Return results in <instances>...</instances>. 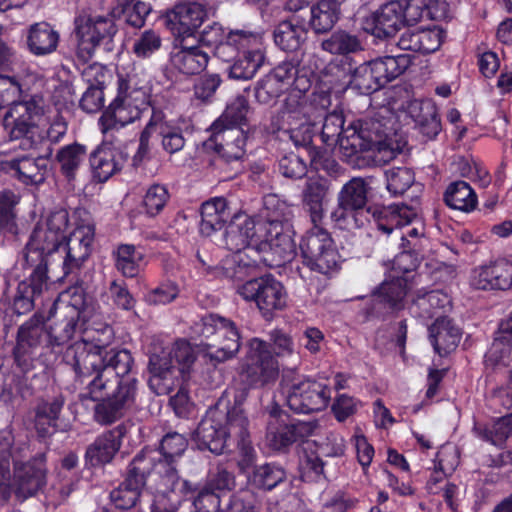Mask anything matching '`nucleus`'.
<instances>
[{
    "label": "nucleus",
    "mask_w": 512,
    "mask_h": 512,
    "mask_svg": "<svg viewBox=\"0 0 512 512\" xmlns=\"http://www.w3.org/2000/svg\"><path fill=\"white\" fill-rule=\"evenodd\" d=\"M245 393L238 391L234 400L225 390L214 407L209 408L193 433V440L200 451L222 455L249 429L250 421L245 410Z\"/></svg>",
    "instance_id": "f257e3e1"
},
{
    "label": "nucleus",
    "mask_w": 512,
    "mask_h": 512,
    "mask_svg": "<svg viewBox=\"0 0 512 512\" xmlns=\"http://www.w3.org/2000/svg\"><path fill=\"white\" fill-rule=\"evenodd\" d=\"M105 378L114 374L115 387L107 390L94 407V419L100 425H111L122 419L136 403L139 380L135 360L127 348L113 347L105 353Z\"/></svg>",
    "instance_id": "f03ea898"
},
{
    "label": "nucleus",
    "mask_w": 512,
    "mask_h": 512,
    "mask_svg": "<svg viewBox=\"0 0 512 512\" xmlns=\"http://www.w3.org/2000/svg\"><path fill=\"white\" fill-rule=\"evenodd\" d=\"M345 119L340 113L327 114L317 134L328 148L339 146L342 160L358 165L363 152L381 151L388 146L387 135L379 121L357 120L344 127Z\"/></svg>",
    "instance_id": "7ed1b4c3"
},
{
    "label": "nucleus",
    "mask_w": 512,
    "mask_h": 512,
    "mask_svg": "<svg viewBox=\"0 0 512 512\" xmlns=\"http://www.w3.org/2000/svg\"><path fill=\"white\" fill-rule=\"evenodd\" d=\"M149 106H151L150 89L139 86L134 77L119 75L116 96L102 110L98 119L99 130L103 134L119 131L139 120Z\"/></svg>",
    "instance_id": "20e7f679"
},
{
    "label": "nucleus",
    "mask_w": 512,
    "mask_h": 512,
    "mask_svg": "<svg viewBox=\"0 0 512 512\" xmlns=\"http://www.w3.org/2000/svg\"><path fill=\"white\" fill-rule=\"evenodd\" d=\"M191 335L199 340V345L208 348L205 355L214 366L235 358L242 344L238 325L217 313H206L195 321Z\"/></svg>",
    "instance_id": "39448f33"
},
{
    "label": "nucleus",
    "mask_w": 512,
    "mask_h": 512,
    "mask_svg": "<svg viewBox=\"0 0 512 512\" xmlns=\"http://www.w3.org/2000/svg\"><path fill=\"white\" fill-rule=\"evenodd\" d=\"M69 214L65 209L52 212L46 228L35 227L24 249L23 265L49 275L51 256L66 239Z\"/></svg>",
    "instance_id": "423d86ee"
},
{
    "label": "nucleus",
    "mask_w": 512,
    "mask_h": 512,
    "mask_svg": "<svg viewBox=\"0 0 512 512\" xmlns=\"http://www.w3.org/2000/svg\"><path fill=\"white\" fill-rule=\"evenodd\" d=\"M371 179L352 177L337 194V206L330 214L334 226L346 231L364 228L368 225L369 193Z\"/></svg>",
    "instance_id": "0eeeda50"
},
{
    "label": "nucleus",
    "mask_w": 512,
    "mask_h": 512,
    "mask_svg": "<svg viewBox=\"0 0 512 512\" xmlns=\"http://www.w3.org/2000/svg\"><path fill=\"white\" fill-rule=\"evenodd\" d=\"M105 353L83 340L76 341L66 351V357L70 359L79 379L83 381L84 378L93 376L86 386V391L81 394L83 400L99 403L110 388L111 379H104Z\"/></svg>",
    "instance_id": "6e6552de"
},
{
    "label": "nucleus",
    "mask_w": 512,
    "mask_h": 512,
    "mask_svg": "<svg viewBox=\"0 0 512 512\" xmlns=\"http://www.w3.org/2000/svg\"><path fill=\"white\" fill-rule=\"evenodd\" d=\"M279 371V362L269 351L266 341L253 338L241 366L240 383L228 390L230 397L234 400V396L241 390L246 392V402L251 389H262L273 385L279 377Z\"/></svg>",
    "instance_id": "1a4fd4ad"
},
{
    "label": "nucleus",
    "mask_w": 512,
    "mask_h": 512,
    "mask_svg": "<svg viewBox=\"0 0 512 512\" xmlns=\"http://www.w3.org/2000/svg\"><path fill=\"white\" fill-rule=\"evenodd\" d=\"M414 57L410 54L386 55L354 64L352 90L361 95H371L384 88L413 64Z\"/></svg>",
    "instance_id": "9d476101"
},
{
    "label": "nucleus",
    "mask_w": 512,
    "mask_h": 512,
    "mask_svg": "<svg viewBox=\"0 0 512 512\" xmlns=\"http://www.w3.org/2000/svg\"><path fill=\"white\" fill-rule=\"evenodd\" d=\"M118 32L114 20L106 16L79 14L74 18L73 36L76 41L75 54L82 63L89 62L97 48L103 46L112 50V43Z\"/></svg>",
    "instance_id": "9b49d317"
},
{
    "label": "nucleus",
    "mask_w": 512,
    "mask_h": 512,
    "mask_svg": "<svg viewBox=\"0 0 512 512\" xmlns=\"http://www.w3.org/2000/svg\"><path fill=\"white\" fill-rule=\"evenodd\" d=\"M302 263L311 271L330 276L341 268V256L331 233L313 224L299 243Z\"/></svg>",
    "instance_id": "f8f14e48"
},
{
    "label": "nucleus",
    "mask_w": 512,
    "mask_h": 512,
    "mask_svg": "<svg viewBox=\"0 0 512 512\" xmlns=\"http://www.w3.org/2000/svg\"><path fill=\"white\" fill-rule=\"evenodd\" d=\"M156 454L157 452L149 447H144L137 452L122 474L126 484L142 491L146 489L152 494L175 491L176 482L173 479H167L163 465L159 463Z\"/></svg>",
    "instance_id": "ddd939ff"
},
{
    "label": "nucleus",
    "mask_w": 512,
    "mask_h": 512,
    "mask_svg": "<svg viewBox=\"0 0 512 512\" xmlns=\"http://www.w3.org/2000/svg\"><path fill=\"white\" fill-rule=\"evenodd\" d=\"M282 392L286 395L288 407L298 414H310L326 409L331 401V387L324 381L312 378H293L284 376L281 381Z\"/></svg>",
    "instance_id": "4468645a"
},
{
    "label": "nucleus",
    "mask_w": 512,
    "mask_h": 512,
    "mask_svg": "<svg viewBox=\"0 0 512 512\" xmlns=\"http://www.w3.org/2000/svg\"><path fill=\"white\" fill-rule=\"evenodd\" d=\"M237 293L245 301L254 303L265 320H271L287 305L285 286L270 273L247 279L238 286Z\"/></svg>",
    "instance_id": "2eb2a0df"
},
{
    "label": "nucleus",
    "mask_w": 512,
    "mask_h": 512,
    "mask_svg": "<svg viewBox=\"0 0 512 512\" xmlns=\"http://www.w3.org/2000/svg\"><path fill=\"white\" fill-rule=\"evenodd\" d=\"M96 227L92 220L80 218L74 230L67 235L65 257L62 263L63 277L77 275L93 251Z\"/></svg>",
    "instance_id": "dca6fc26"
},
{
    "label": "nucleus",
    "mask_w": 512,
    "mask_h": 512,
    "mask_svg": "<svg viewBox=\"0 0 512 512\" xmlns=\"http://www.w3.org/2000/svg\"><path fill=\"white\" fill-rule=\"evenodd\" d=\"M47 453L38 452L27 461H14V496L20 503L35 497L47 485Z\"/></svg>",
    "instance_id": "f3484780"
},
{
    "label": "nucleus",
    "mask_w": 512,
    "mask_h": 512,
    "mask_svg": "<svg viewBox=\"0 0 512 512\" xmlns=\"http://www.w3.org/2000/svg\"><path fill=\"white\" fill-rule=\"evenodd\" d=\"M43 112L42 96H23L20 100L13 101L5 112L4 128L9 131L11 139L26 137L36 126V118Z\"/></svg>",
    "instance_id": "a211bd4d"
},
{
    "label": "nucleus",
    "mask_w": 512,
    "mask_h": 512,
    "mask_svg": "<svg viewBox=\"0 0 512 512\" xmlns=\"http://www.w3.org/2000/svg\"><path fill=\"white\" fill-rule=\"evenodd\" d=\"M259 249L264 250V265L280 267L293 259L295 243L292 237L284 232L283 223L277 219H269L263 223Z\"/></svg>",
    "instance_id": "6ab92c4d"
},
{
    "label": "nucleus",
    "mask_w": 512,
    "mask_h": 512,
    "mask_svg": "<svg viewBox=\"0 0 512 512\" xmlns=\"http://www.w3.org/2000/svg\"><path fill=\"white\" fill-rule=\"evenodd\" d=\"M209 138L203 147L214 151L226 163L242 160L246 155V145L250 138L249 129L239 127H209Z\"/></svg>",
    "instance_id": "aec40b11"
},
{
    "label": "nucleus",
    "mask_w": 512,
    "mask_h": 512,
    "mask_svg": "<svg viewBox=\"0 0 512 512\" xmlns=\"http://www.w3.org/2000/svg\"><path fill=\"white\" fill-rule=\"evenodd\" d=\"M265 60L263 33L251 31L244 46L235 54L234 61L228 68L229 78L250 80L261 68Z\"/></svg>",
    "instance_id": "412c9836"
},
{
    "label": "nucleus",
    "mask_w": 512,
    "mask_h": 512,
    "mask_svg": "<svg viewBox=\"0 0 512 512\" xmlns=\"http://www.w3.org/2000/svg\"><path fill=\"white\" fill-rule=\"evenodd\" d=\"M127 432V426L120 423L99 434L86 448L84 454L85 468H100L110 464L119 452Z\"/></svg>",
    "instance_id": "4be33fe9"
},
{
    "label": "nucleus",
    "mask_w": 512,
    "mask_h": 512,
    "mask_svg": "<svg viewBox=\"0 0 512 512\" xmlns=\"http://www.w3.org/2000/svg\"><path fill=\"white\" fill-rule=\"evenodd\" d=\"M316 428L315 422L295 418L288 421H269L266 439L272 450L286 452L293 444L311 436Z\"/></svg>",
    "instance_id": "5701e85b"
},
{
    "label": "nucleus",
    "mask_w": 512,
    "mask_h": 512,
    "mask_svg": "<svg viewBox=\"0 0 512 512\" xmlns=\"http://www.w3.org/2000/svg\"><path fill=\"white\" fill-rule=\"evenodd\" d=\"M25 278L21 280L13 297L11 309L17 315H24L32 311L35 301L42 296L52 283L50 275L22 264Z\"/></svg>",
    "instance_id": "b1692460"
},
{
    "label": "nucleus",
    "mask_w": 512,
    "mask_h": 512,
    "mask_svg": "<svg viewBox=\"0 0 512 512\" xmlns=\"http://www.w3.org/2000/svg\"><path fill=\"white\" fill-rule=\"evenodd\" d=\"M53 149L49 147L45 154H32L13 158L2 162V170L16 178L24 185H40L45 182L48 172V161Z\"/></svg>",
    "instance_id": "393cba45"
},
{
    "label": "nucleus",
    "mask_w": 512,
    "mask_h": 512,
    "mask_svg": "<svg viewBox=\"0 0 512 512\" xmlns=\"http://www.w3.org/2000/svg\"><path fill=\"white\" fill-rule=\"evenodd\" d=\"M129 157L125 148L103 141L89 154L93 178L99 183L106 182L123 169Z\"/></svg>",
    "instance_id": "a878e982"
},
{
    "label": "nucleus",
    "mask_w": 512,
    "mask_h": 512,
    "mask_svg": "<svg viewBox=\"0 0 512 512\" xmlns=\"http://www.w3.org/2000/svg\"><path fill=\"white\" fill-rule=\"evenodd\" d=\"M206 8L199 3H179L167 13V26L176 38L194 37L207 19Z\"/></svg>",
    "instance_id": "bb28decb"
},
{
    "label": "nucleus",
    "mask_w": 512,
    "mask_h": 512,
    "mask_svg": "<svg viewBox=\"0 0 512 512\" xmlns=\"http://www.w3.org/2000/svg\"><path fill=\"white\" fill-rule=\"evenodd\" d=\"M401 9L398 0H391L382 4L367 18L366 30L380 40L394 37L405 27Z\"/></svg>",
    "instance_id": "cd10ccee"
},
{
    "label": "nucleus",
    "mask_w": 512,
    "mask_h": 512,
    "mask_svg": "<svg viewBox=\"0 0 512 512\" xmlns=\"http://www.w3.org/2000/svg\"><path fill=\"white\" fill-rule=\"evenodd\" d=\"M175 491L183 500H191L195 512H224V505L230 495H222L209 488L186 479L178 480Z\"/></svg>",
    "instance_id": "c85d7f7f"
},
{
    "label": "nucleus",
    "mask_w": 512,
    "mask_h": 512,
    "mask_svg": "<svg viewBox=\"0 0 512 512\" xmlns=\"http://www.w3.org/2000/svg\"><path fill=\"white\" fill-rule=\"evenodd\" d=\"M471 286L477 290H507L512 286V264L500 259L475 268Z\"/></svg>",
    "instance_id": "c756f323"
},
{
    "label": "nucleus",
    "mask_w": 512,
    "mask_h": 512,
    "mask_svg": "<svg viewBox=\"0 0 512 512\" xmlns=\"http://www.w3.org/2000/svg\"><path fill=\"white\" fill-rule=\"evenodd\" d=\"M369 215L368 224L373 221L379 231L388 235L397 228L410 225L417 218L415 209L405 204L372 205Z\"/></svg>",
    "instance_id": "7c9ffc66"
},
{
    "label": "nucleus",
    "mask_w": 512,
    "mask_h": 512,
    "mask_svg": "<svg viewBox=\"0 0 512 512\" xmlns=\"http://www.w3.org/2000/svg\"><path fill=\"white\" fill-rule=\"evenodd\" d=\"M187 448L188 439L183 434L170 431L162 436L157 448L154 449L157 452L156 458L163 465L167 479H173L176 484L181 479L177 469L178 462Z\"/></svg>",
    "instance_id": "2f4dec72"
},
{
    "label": "nucleus",
    "mask_w": 512,
    "mask_h": 512,
    "mask_svg": "<svg viewBox=\"0 0 512 512\" xmlns=\"http://www.w3.org/2000/svg\"><path fill=\"white\" fill-rule=\"evenodd\" d=\"M174 369L171 349L155 348L149 355V387L158 395L167 393L173 385Z\"/></svg>",
    "instance_id": "473e14b6"
},
{
    "label": "nucleus",
    "mask_w": 512,
    "mask_h": 512,
    "mask_svg": "<svg viewBox=\"0 0 512 512\" xmlns=\"http://www.w3.org/2000/svg\"><path fill=\"white\" fill-rule=\"evenodd\" d=\"M64 405L65 397L61 393L38 399L34 407V428L38 438L46 439L57 432Z\"/></svg>",
    "instance_id": "72a5a7b5"
},
{
    "label": "nucleus",
    "mask_w": 512,
    "mask_h": 512,
    "mask_svg": "<svg viewBox=\"0 0 512 512\" xmlns=\"http://www.w3.org/2000/svg\"><path fill=\"white\" fill-rule=\"evenodd\" d=\"M445 37V31L439 26L406 30L399 38L397 46L401 50L413 51L420 54L436 52Z\"/></svg>",
    "instance_id": "f704fd0d"
},
{
    "label": "nucleus",
    "mask_w": 512,
    "mask_h": 512,
    "mask_svg": "<svg viewBox=\"0 0 512 512\" xmlns=\"http://www.w3.org/2000/svg\"><path fill=\"white\" fill-rule=\"evenodd\" d=\"M450 305L449 296L441 290H418L409 305V313L421 320L446 317V307Z\"/></svg>",
    "instance_id": "c9c22d12"
},
{
    "label": "nucleus",
    "mask_w": 512,
    "mask_h": 512,
    "mask_svg": "<svg viewBox=\"0 0 512 512\" xmlns=\"http://www.w3.org/2000/svg\"><path fill=\"white\" fill-rule=\"evenodd\" d=\"M263 223H256L251 217H244L231 222L226 228L225 245L228 250H243L261 242Z\"/></svg>",
    "instance_id": "e433bc0d"
},
{
    "label": "nucleus",
    "mask_w": 512,
    "mask_h": 512,
    "mask_svg": "<svg viewBox=\"0 0 512 512\" xmlns=\"http://www.w3.org/2000/svg\"><path fill=\"white\" fill-rule=\"evenodd\" d=\"M322 447L315 441H304L299 452L298 470L300 478L307 483H320L327 480L326 462L323 460Z\"/></svg>",
    "instance_id": "4c0bfd02"
},
{
    "label": "nucleus",
    "mask_w": 512,
    "mask_h": 512,
    "mask_svg": "<svg viewBox=\"0 0 512 512\" xmlns=\"http://www.w3.org/2000/svg\"><path fill=\"white\" fill-rule=\"evenodd\" d=\"M330 181L324 177L308 178L302 190V203L313 224H321L325 216L324 204Z\"/></svg>",
    "instance_id": "58836bf2"
},
{
    "label": "nucleus",
    "mask_w": 512,
    "mask_h": 512,
    "mask_svg": "<svg viewBox=\"0 0 512 512\" xmlns=\"http://www.w3.org/2000/svg\"><path fill=\"white\" fill-rule=\"evenodd\" d=\"M428 331L430 343L440 357H446L453 352L461 340L460 329L449 317H438Z\"/></svg>",
    "instance_id": "ea45409f"
},
{
    "label": "nucleus",
    "mask_w": 512,
    "mask_h": 512,
    "mask_svg": "<svg viewBox=\"0 0 512 512\" xmlns=\"http://www.w3.org/2000/svg\"><path fill=\"white\" fill-rule=\"evenodd\" d=\"M59 40V32L46 21L30 25L26 33L27 49L34 56L53 53L58 47Z\"/></svg>",
    "instance_id": "a19ab883"
},
{
    "label": "nucleus",
    "mask_w": 512,
    "mask_h": 512,
    "mask_svg": "<svg viewBox=\"0 0 512 512\" xmlns=\"http://www.w3.org/2000/svg\"><path fill=\"white\" fill-rule=\"evenodd\" d=\"M209 62L208 54L200 46H185L181 40V46L170 55V65L180 73L191 76L203 72Z\"/></svg>",
    "instance_id": "79ce46f5"
},
{
    "label": "nucleus",
    "mask_w": 512,
    "mask_h": 512,
    "mask_svg": "<svg viewBox=\"0 0 512 512\" xmlns=\"http://www.w3.org/2000/svg\"><path fill=\"white\" fill-rule=\"evenodd\" d=\"M13 363L11 365L12 382L14 388L22 398L31 395V391L27 385L26 375L35 368L37 359L36 350L14 345L12 350Z\"/></svg>",
    "instance_id": "37998d69"
},
{
    "label": "nucleus",
    "mask_w": 512,
    "mask_h": 512,
    "mask_svg": "<svg viewBox=\"0 0 512 512\" xmlns=\"http://www.w3.org/2000/svg\"><path fill=\"white\" fill-rule=\"evenodd\" d=\"M201 221L199 231L205 237L221 230L227 223L230 212L227 201L223 197H215L205 201L200 208Z\"/></svg>",
    "instance_id": "c03bdc74"
},
{
    "label": "nucleus",
    "mask_w": 512,
    "mask_h": 512,
    "mask_svg": "<svg viewBox=\"0 0 512 512\" xmlns=\"http://www.w3.org/2000/svg\"><path fill=\"white\" fill-rule=\"evenodd\" d=\"M472 431L478 439L502 448L512 432V411L489 422L475 421Z\"/></svg>",
    "instance_id": "a18cd8bd"
},
{
    "label": "nucleus",
    "mask_w": 512,
    "mask_h": 512,
    "mask_svg": "<svg viewBox=\"0 0 512 512\" xmlns=\"http://www.w3.org/2000/svg\"><path fill=\"white\" fill-rule=\"evenodd\" d=\"M46 317L43 312L36 311L28 320L18 327L16 345L37 350L44 341L48 343V329Z\"/></svg>",
    "instance_id": "49530a36"
},
{
    "label": "nucleus",
    "mask_w": 512,
    "mask_h": 512,
    "mask_svg": "<svg viewBox=\"0 0 512 512\" xmlns=\"http://www.w3.org/2000/svg\"><path fill=\"white\" fill-rule=\"evenodd\" d=\"M341 15L338 0H318L310 7L309 26L315 34L330 32Z\"/></svg>",
    "instance_id": "de8ad7c7"
},
{
    "label": "nucleus",
    "mask_w": 512,
    "mask_h": 512,
    "mask_svg": "<svg viewBox=\"0 0 512 512\" xmlns=\"http://www.w3.org/2000/svg\"><path fill=\"white\" fill-rule=\"evenodd\" d=\"M409 281L405 276L390 275L374 291V299L392 310L403 307V300L409 289Z\"/></svg>",
    "instance_id": "09e8293b"
},
{
    "label": "nucleus",
    "mask_w": 512,
    "mask_h": 512,
    "mask_svg": "<svg viewBox=\"0 0 512 512\" xmlns=\"http://www.w3.org/2000/svg\"><path fill=\"white\" fill-rule=\"evenodd\" d=\"M87 157V146L78 142L61 147L56 155L55 162L59 171L68 181H74L77 173Z\"/></svg>",
    "instance_id": "8fccbe9b"
},
{
    "label": "nucleus",
    "mask_w": 512,
    "mask_h": 512,
    "mask_svg": "<svg viewBox=\"0 0 512 512\" xmlns=\"http://www.w3.org/2000/svg\"><path fill=\"white\" fill-rule=\"evenodd\" d=\"M307 30L303 25L293 23V20L281 21L274 29L275 45L287 53L298 56L301 45L306 40Z\"/></svg>",
    "instance_id": "3c124183"
},
{
    "label": "nucleus",
    "mask_w": 512,
    "mask_h": 512,
    "mask_svg": "<svg viewBox=\"0 0 512 512\" xmlns=\"http://www.w3.org/2000/svg\"><path fill=\"white\" fill-rule=\"evenodd\" d=\"M443 200L449 208L466 213L474 211L478 204L476 192L464 180L450 183L444 192Z\"/></svg>",
    "instance_id": "603ef678"
},
{
    "label": "nucleus",
    "mask_w": 512,
    "mask_h": 512,
    "mask_svg": "<svg viewBox=\"0 0 512 512\" xmlns=\"http://www.w3.org/2000/svg\"><path fill=\"white\" fill-rule=\"evenodd\" d=\"M251 106L245 95L239 94L231 99L222 114L211 124L210 127H239L248 128Z\"/></svg>",
    "instance_id": "864d4df0"
},
{
    "label": "nucleus",
    "mask_w": 512,
    "mask_h": 512,
    "mask_svg": "<svg viewBox=\"0 0 512 512\" xmlns=\"http://www.w3.org/2000/svg\"><path fill=\"white\" fill-rule=\"evenodd\" d=\"M286 477V470L281 464L267 462L253 467L248 482L257 489L271 491L284 482Z\"/></svg>",
    "instance_id": "5fc2aeb1"
},
{
    "label": "nucleus",
    "mask_w": 512,
    "mask_h": 512,
    "mask_svg": "<svg viewBox=\"0 0 512 512\" xmlns=\"http://www.w3.org/2000/svg\"><path fill=\"white\" fill-rule=\"evenodd\" d=\"M87 321L65 313L63 319L53 323L48 329V346L60 347L73 339L75 333L84 328Z\"/></svg>",
    "instance_id": "6e6d98bb"
},
{
    "label": "nucleus",
    "mask_w": 512,
    "mask_h": 512,
    "mask_svg": "<svg viewBox=\"0 0 512 512\" xmlns=\"http://www.w3.org/2000/svg\"><path fill=\"white\" fill-rule=\"evenodd\" d=\"M321 49L331 54L348 57V54L361 51L363 47L358 35L339 29L321 42Z\"/></svg>",
    "instance_id": "4d7b16f0"
},
{
    "label": "nucleus",
    "mask_w": 512,
    "mask_h": 512,
    "mask_svg": "<svg viewBox=\"0 0 512 512\" xmlns=\"http://www.w3.org/2000/svg\"><path fill=\"white\" fill-rule=\"evenodd\" d=\"M116 269L126 278L138 276L144 254L133 244H120L113 252Z\"/></svg>",
    "instance_id": "13d9d810"
},
{
    "label": "nucleus",
    "mask_w": 512,
    "mask_h": 512,
    "mask_svg": "<svg viewBox=\"0 0 512 512\" xmlns=\"http://www.w3.org/2000/svg\"><path fill=\"white\" fill-rule=\"evenodd\" d=\"M170 198L171 195L166 185L153 183L148 186L143 195L141 209L147 217L155 218L164 211Z\"/></svg>",
    "instance_id": "bf43d9fd"
},
{
    "label": "nucleus",
    "mask_w": 512,
    "mask_h": 512,
    "mask_svg": "<svg viewBox=\"0 0 512 512\" xmlns=\"http://www.w3.org/2000/svg\"><path fill=\"white\" fill-rule=\"evenodd\" d=\"M59 301L66 303L67 314L79 316L80 319L88 321L90 316L89 299L81 285H73L63 291Z\"/></svg>",
    "instance_id": "052dcab7"
},
{
    "label": "nucleus",
    "mask_w": 512,
    "mask_h": 512,
    "mask_svg": "<svg viewBox=\"0 0 512 512\" xmlns=\"http://www.w3.org/2000/svg\"><path fill=\"white\" fill-rule=\"evenodd\" d=\"M19 197L11 190L0 192V232L17 234L16 205Z\"/></svg>",
    "instance_id": "680f3d73"
},
{
    "label": "nucleus",
    "mask_w": 512,
    "mask_h": 512,
    "mask_svg": "<svg viewBox=\"0 0 512 512\" xmlns=\"http://www.w3.org/2000/svg\"><path fill=\"white\" fill-rule=\"evenodd\" d=\"M355 61L351 57H343L334 61L326 67V75L330 77L329 82L343 90L352 89L353 68Z\"/></svg>",
    "instance_id": "e2e57ef3"
},
{
    "label": "nucleus",
    "mask_w": 512,
    "mask_h": 512,
    "mask_svg": "<svg viewBox=\"0 0 512 512\" xmlns=\"http://www.w3.org/2000/svg\"><path fill=\"white\" fill-rule=\"evenodd\" d=\"M255 101L260 105L273 106L286 90L268 73L260 78L253 88Z\"/></svg>",
    "instance_id": "0e129e2a"
},
{
    "label": "nucleus",
    "mask_w": 512,
    "mask_h": 512,
    "mask_svg": "<svg viewBox=\"0 0 512 512\" xmlns=\"http://www.w3.org/2000/svg\"><path fill=\"white\" fill-rule=\"evenodd\" d=\"M319 126L308 117L298 119L290 128L288 137L296 147L310 148L314 138H317Z\"/></svg>",
    "instance_id": "69168bd1"
},
{
    "label": "nucleus",
    "mask_w": 512,
    "mask_h": 512,
    "mask_svg": "<svg viewBox=\"0 0 512 512\" xmlns=\"http://www.w3.org/2000/svg\"><path fill=\"white\" fill-rule=\"evenodd\" d=\"M249 32L243 29L230 30L226 35L227 40L213 49L214 55L226 62L234 61L235 54L244 46Z\"/></svg>",
    "instance_id": "338daca9"
},
{
    "label": "nucleus",
    "mask_w": 512,
    "mask_h": 512,
    "mask_svg": "<svg viewBox=\"0 0 512 512\" xmlns=\"http://www.w3.org/2000/svg\"><path fill=\"white\" fill-rule=\"evenodd\" d=\"M141 494L142 490L126 484V481L123 479L118 487L110 492L109 498L116 509L128 511L136 506Z\"/></svg>",
    "instance_id": "774afa93"
}]
</instances>
